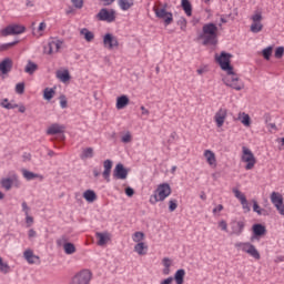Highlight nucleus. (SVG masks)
<instances>
[{
    "instance_id": "f257e3e1",
    "label": "nucleus",
    "mask_w": 284,
    "mask_h": 284,
    "mask_svg": "<svg viewBox=\"0 0 284 284\" xmlns=\"http://www.w3.org/2000/svg\"><path fill=\"white\" fill-rule=\"evenodd\" d=\"M231 59L232 54L225 51H222L220 57L215 55V61L219 63L221 70L226 72V75L222 79L223 83L227 85V88L241 91L245 88V84L241 81L239 74L234 73V67L230 63Z\"/></svg>"
},
{
    "instance_id": "f03ea898",
    "label": "nucleus",
    "mask_w": 284,
    "mask_h": 284,
    "mask_svg": "<svg viewBox=\"0 0 284 284\" xmlns=\"http://www.w3.org/2000/svg\"><path fill=\"white\" fill-rule=\"evenodd\" d=\"M197 41H202V45H207L211 50H216L219 45V27L214 22L205 23L202 32L197 36Z\"/></svg>"
},
{
    "instance_id": "7ed1b4c3",
    "label": "nucleus",
    "mask_w": 284,
    "mask_h": 284,
    "mask_svg": "<svg viewBox=\"0 0 284 284\" xmlns=\"http://www.w3.org/2000/svg\"><path fill=\"white\" fill-rule=\"evenodd\" d=\"M170 194H172V187L168 183H163L158 186L149 201L151 205H156L160 201H165Z\"/></svg>"
},
{
    "instance_id": "20e7f679",
    "label": "nucleus",
    "mask_w": 284,
    "mask_h": 284,
    "mask_svg": "<svg viewBox=\"0 0 284 284\" xmlns=\"http://www.w3.org/2000/svg\"><path fill=\"white\" fill-rule=\"evenodd\" d=\"M236 250H241L245 254H248V256H252V258H255V261H261V253L254 246V244L250 242H237L235 243Z\"/></svg>"
},
{
    "instance_id": "39448f33",
    "label": "nucleus",
    "mask_w": 284,
    "mask_h": 284,
    "mask_svg": "<svg viewBox=\"0 0 284 284\" xmlns=\"http://www.w3.org/2000/svg\"><path fill=\"white\" fill-rule=\"evenodd\" d=\"M251 27L250 30L253 34H258V32H263V12L262 11H254L251 17Z\"/></svg>"
},
{
    "instance_id": "423d86ee",
    "label": "nucleus",
    "mask_w": 284,
    "mask_h": 284,
    "mask_svg": "<svg viewBox=\"0 0 284 284\" xmlns=\"http://www.w3.org/2000/svg\"><path fill=\"white\" fill-rule=\"evenodd\" d=\"M241 161L242 163H246L245 170H254L256 165V156H254V153L247 146L242 148Z\"/></svg>"
},
{
    "instance_id": "0eeeda50",
    "label": "nucleus",
    "mask_w": 284,
    "mask_h": 284,
    "mask_svg": "<svg viewBox=\"0 0 284 284\" xmlns=\"http://www.w3.org/2000/svg\"><path fill=\"white\" fill-rule=\"evenodd\" d=\"M90 281H92V272L82 270L71 278L69 284H90Z\"/></svg>"
},
{
    "instance_id": "6e6552de",
    "label": "nucleus",
    "mask_w": 284,
    "mask_h": 284,
    "mask_svg": "<svg viewBox=\"0 0 284 284\" xmlns=\"http://www.w3.org/2000/svg\"><path fill=\"white\" fill-rule=\"evenodd\" d=\"M116 11L114 9H111L110 11L105 8L101 9L98 14L97 19L99 21H106V23H112L113 21H116Z\"/></svg>"
},
{
    "instance_id": "1a4fd4ad",
    "label": "nucleus",
    "mask_w": 284,
    "mask_h": 284,
    "mask_svg": "<svg viewBox=\"0 0 284 284\" xmlns=\"http://www.w3.org/2000/svg\"><path fill=\"white\" fill-rule=\"evenodd\" d=\"M165 8H168V4H165L162 9L154 8L153 10H154L155 17L158 19H164L165 26H170V23H172V21H174V18H173L172 12H168V10Z\"/></svg>"
},
{
    "instance_id": "9d476101",
    "label": "nucleus",
    "mask_w": 284,
    "mask_h": 284,
    "mask_svg": "<svg viewBox=\"0 0 284 284\" xmlns=\"http://www.w3.org/2000/svg\"><path fill=\"white\" fill-rule=\"evenodd\" d=\"M61 45H63V41L51 39L44 45L43 52H44V54H54V53L59 52V50H61Z\"/></svg>"
},
{
    "instance_id": "9b49d317",
    "label": "nucleus",
    "mask_w": 284,
    "mask_h": 284,
    "mask_svg": "<svg viewBox=\"0 0 284 284\" xmlns=\"http://www.w3.org/2000/svg\"><path fill=\"white\" fill-rule=\"evenodd\" d=\"M26 27L21 24H10L1 31L2 37H10L12 34H23Z\"/></svg>"
},
{
    "instance_id": "f8f14e48",
    "label": "nucleus",
    "mask_w": 284,
    "mask_h": 284,
    "mask_svg": "<svg viewBox=\"0 0 284 284\" xmlns=\"http://www.w3.org/2000/svg\"><path fill=\"white\" fill-rule=\"evenodd\" d=\"M103 45L106 50H116L119 48V39L112 33H106L103 37Z\"/></svg>"
},
{
    "instance_id": "ddd939ff",
    "label": "nucleus",
    "mask_w": 284,
    "mask_h": 284,
    "mask_svg": "<svg viewBox=\"0 0 284 284\" xmlns=\"http://www.w3.org/2000/svg\"><path fill=\"white\" fill-rule=\"evenodd\" d=\"M129 172L130 170L125 169L122 163H118L113 171V178L119 179L120 181H125V179H128Z\"/></svg>"
},
{
    "instance_id": "4468645a",
    "label": "nucleus",
    "mask_w": 284,
    "mask_h": 284,
    "mask_svg": "<svg viewBox=\"0 0 284 284\" xmlns=\"http://www.w3.org/2000/svg\"><path fill=\"white\" fill-rule=\"evenodd\" d=\"M67 241L68 239H65V236H62L57 241V245H59V247L63 245V250L65 254H74V252H77V246H74V244Z\"/></svg>"
},
{
    "instance_id": "2eb2a0df",
    "label": "nucleus",
    "mask_w": 284,
    "mask_h": 284,
    "mask_svg": "<svg viewBox=\"0 0 284 284\" xmlns=\"http://www.w3.org/2000/svg\"><path fill=\"white\" fill-rule=\"evenodd\" d=\"M231 236H241L243 230H245V222L234 221L231 223Z\"/></svg>"
},
{
    "instance_id": "dca6fc26",
    "label": "nucleus",
    "mask_w": 284,
    "mask_h": 284,
    "mask_svg": "<svg viewBox=\"0 0 284 284\" xmlns=\"http://www.w3.org/2000/svg\"><path fill=\"white\" fill-rule=\"evenodd\" d=\"M95 237L98 239L97 245L103 247V245H108L112 240V234L109 232H97Z\"/></svg>"
},
{
    "instance_id": "f3484780",
    "label": "nucleus",
    "mask_w": 284,
    "mask_h": 284,
    "mask_svg": "<svg viewBox=\"0 0 284 284\" xmlns=\"http://www.w3.org/2000/svg\"><path fill=\"white\" fill-rule=\"evenodd\" d=\"M225 119H227V109H220L214 116V121L217 128H223V123H225Z\"/></svg>"
},
{
    "instance_id": "a211bd4d",
    "label": "nucleus",
    "mask_w": 284,
    "mask_h": 284,
    "mask_svg": "<svg viewBox=\"0 0 284 284\" xmlns=\"http://www.w3.org/2000/svg\"><path fill=\"white\" fill-rule=\"evenodd\" d=\"M23 257L27 260V263H29V265H34V263H41V257L34 255V252L30 248L23 252Z\"/></svg>"
},
{
    "instance_id": "6ab92c4d",
    "label": "nucleus",
    "mask_w": 284,
    "mask_h": 284,
    "mask_svg": "<svg viewBox=\"0 0 284 284\" xmlns=\"http://www.w3.org/2000/svg\"><path fill=\"white\" fill-rule=\"evenodd\" d=\"M12 59L10 58H4L1 62H0V72L1 74H9V72H12Z\"/></svg>"
},
{
    "instance_id": "aec40b11",
    "label": "nucleus",
    "mask_w": 284,
    "mask_h": 284,
    "mask_svg": "<svg viewBox=\"0 0 284 284\" xmlns=\"http://www.w3.org/2000/svg\"><path fill=\"white\" fill-rule=\"evenodd\" d=\"M63 132H65V126L59 123L51 124L47 130V134L49 135L63 134Z\"/></svg>"
},
{
    "instance_id": "412c9836",
    "label": "nucleus",
    "mask_w": 284,
    "mask_h": 284,
    "mask_svg": "<svg viewBox=\"0 0 284 284\" xmlns=\"http://www.w3.org/2000/svg\"><path fill=\"white\" fill-rule=\"evenodd\" d=\"M19 176L17 174H12L11 178H4L1 180V186L7 190L10 191L12 190V183H14V181H18Z\"/></svg>"
},
{
    "instance_id": "4be33fe9",
    "label": "nucleus",
    "mask_w": 284,
    "mask_h": 284,
    "mask_svg": "<svg viewBox=\"0 0 284 284\" xmlns=\"http://www.w3.org/2000/svg\"><path fill=\"white\" fill-rule=\"evenodd\" d=\"M112 165H113L112 160H105L103 162L104 171L102 173V176L103 179L106 180V183H110V174H112Z\"/></svg>"
},
{
    "instance_id": "5701e85b",
    "label": "nucleus",
    "mask_w": 284,
    "mask_h": 284,
    "mask_svg": "<svg viewBox=\"0 0 284 284\" xmlns=\"http://www.w3.org/2000/svg\"><path fill=\"white\" fill-rule=\"evenodd\" d=\"M204 159L211 168H216V154L212 150L204 151Z\"/></svg>"
},
{
    "instance_id": "b1692460",
    "label": "nucleus",
    "mask_w": 284,
    "mask_h": 284,
    "mask_svg": "<svg viewBox=\"0 0 284 284\" xmlns=\"http://www.w3.org/2000/svg\"><path fill=\"white\" fill-rule=\"evenodd\" d=\"M23 178L27 181H34V179H39L40 181H43V175L39 173H34L32 171H28V169H22L21 170Z\"/></svg>"
},
{
    "instance_id": "393cba45",
    "label": "nucleus",
    "mask_w": 284,
    "mask_h": 284,
    "mask_svg": "<svg viewBox=\"0 0 284 284\" xmlns=\"http://www.w3.org/2000/svg\"><path fill=\"white\" fill-rule=\"evenodd\" d=\"M130 105V98L128 95H120L116 98L115 108L116 110H123Z\"/></svg>"
},
{
    "instance_id": "a878e982",
    "label": "nucleus",
    "mask_w": 284,
    "mask_h": 284,
    "mask_svg": "<svg viewBox=\"0 0 284 284\" xmlns=\"http://www.w3.org/2000/svg\"><path fill=\"white\" fill-rule=\"evenodd\" d=\"M253 230V236L258 237V236H265L267 234V229L263 224H254L252 226Z\"/></svg>"
},
{
    "instance_id": "bb28decb",
    "label": "nucleus",
    "mask_w": 284,
    "mask_h": 284,
    "mask_svg": "<svg viewBox=\"0 0 284 284\" xmlns=\"http://www.w3.org/2000/svg\"><path fill=\"white\" fill-rule=\"evenodd\" d=\"M271 203L274 205V207H277L278 205H283V194L273 191L271 193Z\"/></svg>"
},
{
    "instance_id": "cd10ccee",
    "label": "nucleus",
    "mask_w": 284,
    "mask_h": 284,
    "mask_svg": "<svg viewBox=\"0 0 284 284\" xmlns=\"http://www.w3.org/2000/svg\"><path fill=\"white\" fill-rule=\"evenodd\" d=\"M134 252H136L139 256H145V254H148V244H145V242H139L134 246Z\"/></svg>"
},
{
    "instance_id": "c85d7f7f",
    "label": "nucleus",
    "mask_w": 284,
    "mask_h": 284,
    "mask_svg": "<svg viewBox=\"0 0 284 284\" xmlns=\"http://www.w3.org/2000/svg\"><path fill=\"white\" fill-rule=\"evenodd\" d=\"M237 119L246 128H250L252 125V119L250 118V114H247L245 112L239 113V118Z\"/></svg>"
},
{
    "instance_id": "c756f323",
    "label": "nucleus",
    "mask_w": 284,
    "mask_h": 284,
    "mask_svg": "<svg viewBox=\"0 0 284 284\" xmlns=\"http://www.w3.org/2000/svg\"><path fill=\"white\" fill-rule=\"evenodd\" d=\"M80 34L84 37L88 43H92V41H94V33L92 31H89L88 28L81 29Z\"/></svg>"
},
{
    "instance_id": "7c9ffc66",
    "label": "nucleus",
    "mask_w": 284,
    "mask_h": 284,
    "mask_svg": "<svg viewBox=\"0 0 284 284\" xmlns=\"http://www.w3.org/2000/svg\"><path fill=\"white\" fill-rule=\"evenodd\" d=\"M83 199H85L88 203H94V201H97V193L92 190H87L83 193Z\"/></svg>"
},
{
    "instance_id": "2f4dec72",
    "label": "nucleus",
    "mask_w": 284,
    "mask_h": 284,
    "mask_svg": "<svg viewBox=\"0 0 284 284\" xmlns=\"http://www.w3.org/2000/svg\"><path fill=\"white\" fill-rule=\"evenodd\" d=\"M181 6H182V10H184L186 17H192V3H190V0H182Z\"/></svg>"
},
{
    "instance_id": "473e14b6",
    "label": "nucleus",
    "mask_w": 284,
    "mask_h": 284,
    "mask_svg": "<svg viewBox=\"0 0 284 284\" xmlns=\"http://www.w3.org/2000/svg\"><path fill=\"white\" fill-rule=\"evenodd\" d=\"M37 70H39V65H37V63L29 60L24 68V72H27V74H34Z\"/></svg>"
},
{
    "instance_id": "72a5a7b5",
    "label": "nucleus",
    "mask_w": 284,
    "mask_h": 284,
    "mask_svg": "<svg viewBox=\"0 0 284 284\" xmlns=\"http://www.w3.org/2000/svg\"><path fill=\"white\" fill-rule=\"evenodd\" d=\"M253 212L258 214V216H267V212L264 209H261L256 200H253Z\"/></svg>"
},
{
    "instance_id": "f704fd0d",
    "label": "nucleus",
    "mask_w": 284,
    "mask_h": 284,
    "mask_svg": "<svg viewBox=\"0 0 284 284\" xmlns=\"http://www.w3.org/2000/svg\"><path fill=\"white\" fill-rule=\"evenodd\" d=\"M162 263H163V274L164 276H168V274H170V267H172V260H170V257H164L162 260Z\"/></svg>"
},
{
    "instance_id": "c9c22d12",
    "label": "nucleus",
    "mask_w": 284,
    "mask_h": 284,
    "mask_svg": "<svg viewBox=\"0 0 284 284\" xmlns=\"http://www.w3.org/2000/svg\"><path fill=\"white\" fill-rule=\"evenodd\" d=\"M185 278V270L180 268L174 274V281L175 283H183Z\"/></svg>"
},
{
    "instance_id": "e433bc0d",
    "label": "nucleus",
    "mask_w": 284,
    "mask_h": 284,
    "mask_svg": "<svg viewBox=\"0 0 284 284\" xmlns=\"http://www.w3.org/2000/svg\"><path fill=\"white\" fill-rule=\"evenodd\" d=\"M57 77L62 81V83H67V81H70V71H58Z\"/></svg>"
},
{
    "instance_id": "4c0bfd02",
    "label": "nucleus",
    "mask_w": 284,
    "mask_h": 284,
    "mask_svg": "<svg viewBox=\"0 0 284 284\" xmlns=\"http://www.w3.org/2000/svg\"><path fill=\"white\" fill-rule=\"evenodd\" d=\"M121 10H130L134 6V0H119Z\"/></svg>"
},
{
    "instance_id": "58836bf2",
    "label": "nucleus",
    "mask_w": 284,
    "mask_h": 284,
    "mask_svg": "<svg viewBox=\"0 0 284 284\" xmlns=\"http://www.w3.org/2000/svg\"><path fill=\"white\" fill-rule=\"evenodd\" d=\"M10 264L3 261V257H0V272L1 274H10Z\"/></svg>"
},
{
    "instance_id": "ea45409f",
    "label": "nucleus",
    "mask_w": 284,
    "mask_h": 284,
    "mask_svg": "<svg viewBox=\"0 0 284 284\" xmlns=\"http://www.w3.org/2000/svg\"><path fill=\"white\" fill-rule=\"evenodd\" d=\"M94 156V149L93 148H87L82 151L81 159H92Z\"/></svg>"
},
{
    "instance_id": "a19ab883",
    "label": "nucleus",
    "mask_w": 284,
    "mask_h": 284,
    "mask_svg": "<svg viewBox=\"0 0 284 284\" xmlns=\"http://www.w3.org/2000/svg\"><path fill=\"white\" fill-rule=\"evenodd\" d=\"M134 243H141V241L145 240V233L138 231L132 236Z\"/></svg>"
},
{
    "instance_id": "79ce46f5",
    "label": "nucleus",
    "mask_w": 284,
    "mask_h": 284,
    "mask_svg": "<svg viewBox=\"0 0 284 284\" xmlns=\"http://www.w3.org/2000/svg\"><path fill=\"white\" fill-rule=\"evenodd\" d=\"M53 97H54V89L45 88L43 91V99H45V101H51Z\"/></svg>"
},
{
    "instance_id": "37998d69",
    "label": "nucleus",
    "mask_w": 284,
    "mask_h": 284,
    "mask_svg": "<svg viewBox=\"0 0 284 284\" xmlns=\"http://www.w3.org/2000/svg\"><path fill=\"white\" fill-rule=\"evenodd\" d=\"M19 43V40H14L13 42H8L0 45V52H6V50H10V48H14Z\"/></svg>"
},
{
    "instance_id": "c03bdc74",
    "label": "nucleus",
    "mask_w": 284,
    "mask_h": 284,
    "mask_svg": "<svg viewBox=\"0 0 284 284\" xmlns=\"http://www.w3.org/2000/svg\"><path fill=\"white\" fill-rule=\"evenodd\" d=\"M274 48L273 47H267L262 50V55L266 61H270V58L272 57Z\"/></svg>"
},
{
    "instance_id": "a18cd8bd",
    "label": "nucleus",
    "mask_w": 284,
    "mask_h": 284,
    "mask_svg": "<svg viewBox=\"0 0 284 284\" xmlns=\"http://www.w3.org/2000/svg\"><path fill=\"white\" fill-rule=\"evenodd\" d=\"M233 194L235 199H239L240 203L247 200V197H245V194H243L239 189H233Z\"/></svg>"
},
{
    "instance_id": "49530a36",
    "label": "nucleus",
    "mask_w": 284,
    "mask_h": 284,
    "mask_svg": "<svg viewBox=\"0 0 284 284\" xmlns=\"http://www.w3.org/2000/svg\"><path fill=\"white\" fill-rule=\"evenodd\" d=\"M7 103V104H6ZM1 106L4 108L6 110H14L16 108H19V104H12V103H8V99H4L1 102Z\"/></svg>"
},
{
    "instance_id": "de8ad7c7",
    "label": "nucleus",
    "mask_w": 284,
    "mask_h": 284,
    "mask_svg": "<svg viewBox=\"0 0 284 284\" xmlns=\"http://www.w3.org/2000/svg\"><path fill=\"white\" fill-rule=\"evenodd\" d=\"M16 92L17 94H23V92H26V83L20 82L16 84Z\"/></svg>"
},
{
    "instance_id": "09e8293b",
    "label": "nucleus",
    "mask_w": 284,
    "mask_h": 284,
    "mask_svg": "<svg viewBox=\"0 0 284 284\" xmlns=\"http://www.w3.org/2000/svg\"><path fill=\"white\" fill-rule=\"evenodd\" d=\"M179 207V202L176 200L169 201V211L174 212Z\"/></svg>"
},
{
    "instance_id": "8fccbe9b",
    "label": "nucleus",
    "mask_w": 284,
    "mask_h": 284,
    "mask_svg": "<svg viewBox=\"0 0 284 284\" xmlns=\"http://www.w3.org/2000/svg\"><path fill=\"white\" fill-rule=\"evenodd\" d=\"M178 26H180L181 30H185L187 28V20L184 17L180 18Z\"/></svg>"
},
{
    "instance_id": "3c124183",
    "label": "nucleus",
    "mask_w": 284,
    "mask_h": 284,
    "mask_svg": "<svg viewBox=\"0 0 284 284\" xmlns=\"http://www.w3.org/2000/svg\"><path fill=\"white\" fill-rule=\"evenodd\" d=\"M122 143H132V134L130 132H126L122 138H121Z\"/></svg>"
},
{
    "instance_id": "603ef678",
    "label": "nucleus",
    "mask_w": 284,
    "mask_h": 284,
    "mask_svg": "<svg viewBox=\"0 0 284 284\" xmlns=\"http://www.w3.org/2000/svg\"><path fill=\"white\" fill-rule=\"evenodd\" d=\"M283 53H284V48L283 47H278L275 50V59H283Z\"/></svg>"
},
{
    "instance_id": "864d4df0",
    "label": "nucleus",
    "mask_w": 284,
    "mask_h": 284,
    "mask_svg": "<svg viewBox=\"0 0 284 284\" xmlns=\"http://www.w3.org/2000/svg\"><path fill=\"white\" fill-rule=\"evenodd\" d=\"M71 3L78 10H81V8H83V0H71Z\"/></svg>"
},
{
    "instance_id": "5fc2aeb1",
    "label": "nucleus",
    "mask_w": 284,
    "mask_h": 284,
    "mask_svg": "<svg viewBox=\"0 0 284 284\" xmlns=\"http://www.w3.org/2000/svg\"><path fill=\"white\" fill-rule=\"evenodd\" d=\"M60 105L62 110H65V108H68V99L65 98V95H60Z\"/></svg>"
},
{
    "instance_id": "6e6d98bb",
    "label": "nucleus",
    "mask_w": 284,
    "mask_h": 284,
    "mask_svg": "<svg viewBox=\"0 0 284 284\" xmlns=\"http://www.w3.org/2000/svg\"><path fill=\"white\" fill-rule=\"evenodd\" d=\"M241 205H242V207H243V210H244V212H245V214H247V212H250V203L247 202V200H243L242 202H241Z\"/></svg>"
},
{
    "instance_id": "4d7b16f0",
    "label": "nucleus",
    "mask_w": 284,
    "mask_h": 284,
    "mask_svg": "<svg viewBox=\"0 0 284 284\" xmlns=\"http://www.w3.org/2000/svg\"><path fill=\"white\" fill-rule=\"evenodd\" d=\"M219 227H221L222 232H227V222L225 220H221L219 222Z\"/></svg>"
},
{
    "instance_id": "13d9d810",
    "label": "nucleus",
    "mask_w": 284,
    "mask_h": 284,
    "mask_svg": "<svg viewBox=\"0 0 284 284\" xmlns=\"http://www.w3.org/2000/svg\"><path fill=\"white\" fill-rule=\"evenodd\" d=\"M26 216H27L26 223H27L28 227H30V225H32V223H34V217L30 216V214H27Z\"/></svg>"
},
{
    "instance_id": "bf43d9fd",
    "label": "nucleus",
    "mask_w": 284,
    "mask_h": 284,
    "mask_svg": "<svg viewBox=\"0 0 284 284\" xmlns=\"http://www.w3.org/2000/svg\"><path fill=\"white\" fill-rule=\"evenodd\" d=\"M22 212H24L26 216L30 214V206H28V203L22 202Z\"/></svg>"
},
{
    "instance_id": "052dcab7",
    "label": "nucleus",
    "mask_w": 284,
    "mask_h": 284,
    "mask_svg": "<svg viewBox=\"0 0 284 284\" xmlns=\"http://www.w3.org/2000/svg\"><path fill=\"white\" fill-rule=\"evenodd\" d=\"M125 194H126V196H129V197L134 196V189L128 186V187L125 189Z\"/></svg>"
},
{
    "instance_id": "680f3d73",
    "label": "nucleus",
    "mask_w": 284,
    "mask_h": 284,
    "mask_svg": "<svg viewBox=\"0 0 284 284\" xmlns=\"http://www.w3.org/2000/svg\"><path fill=\"white\" fill-rule=\"evenodd\" d=\"M278 214H281V216H284V203L282 202V204L275 206Z\"/></svg>"
},
{
    "instance_id": "e2e57ef3",
    "label": "nucleus",
    "mask_w": 284,
    "mask_h": 284,
    "mask_svg": "<svg viewBox=\"0 0 284 284\" xmlns=\"http://www.w3.org/2000/svg\"><path fill=\"white\" fill-rule=\"evenodd\" d=\"M216 212H223V205L219 204L215 209H213V214H216Z\"/></svg>"
},
{
    "instance_id": "0e129e2a",
    "label": "nucleus",
    "mask_w": 284,
    "mask_h": 284,
    "mask_svg": "<svg viewBox=\"0 0 284 284\" xmlns=\"http://www.w3.org/2000/svg\"><path fill=\"white\" fill-rule=\"evenodd\" d=\"M34 236H37V231H34V229H30L29 230V239H34Z\"/></svg>"
},
{
    "instance_id": "69168bd1",
    "label": "nucleus",
    "mask_w": 284,
    "mask_h": 284,
    "mask_svg": "<svg viewBox=\"0 0 284 284\" xmlns=\"http://www.w3.org/2000/svg\"><path fill=\"white\" fill-rule=\"evenodd\" d=\"M114 0H100V2L102 3V6H112V2Z\"/></svg>"
},
{
    "instance_id": "338daca9",
    "label": "nucleus",
    "mask_w": 284,
    "mask_h": 284,
    "mask_svg": "<svg viewBox=\"0 0 284 284\" xmlns=\"http://www.w3.org/2000/svg\"><path fill=\"white\" fill-rule=\"evenodd\" d=\"M47 26H45V22H41L38 27V31L39 32H43V30H45Z\"/></svg>"
},
{
    "instance_id": "774afa93",
    "label": "nucleus",
    "mask_w": 284,
    "mask_h": 284,
    "mask_svg": "<svg viewBox=\"0 0 284 284\" xmlns=\"http://www.w3.org/2000/svg\"><path fill=\"white\" fill-rule=\"evenodd\" d=\"M284 262V255H280L275 257V263H283Z\"/></svg>"
}]
</instances>
